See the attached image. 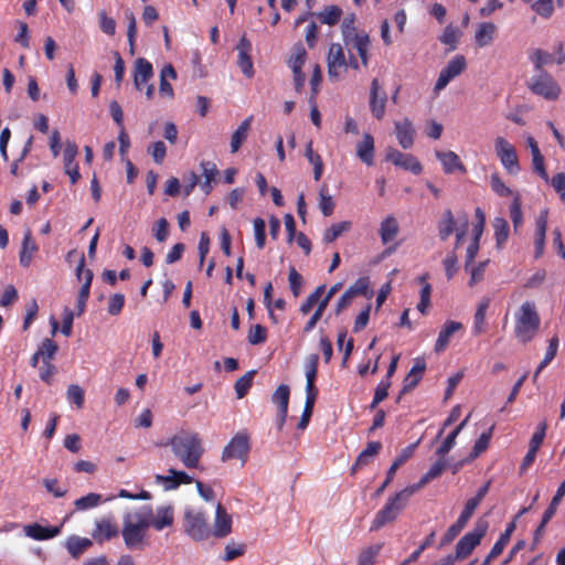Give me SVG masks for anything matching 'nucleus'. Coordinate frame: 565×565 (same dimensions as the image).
Returning <instances> with one entry per match:
<instances>
[{
	"label": "nucleus",
	"mask_w": 565,
	"mask_h": 565,
	"mask_svg": "<svg viewBox=\"0 0 565 565\" xmlns=\"http://www.w3.org/2000/svg\"><path fill=\"white\" fill-rule=\"evenodd\" d=\"M175 458L188 469L200 467L201 458L204 455V447L200 435L191 430H180L169 441Z\"/></svg>",
	"instance_id": "obj_1"
},
{
	"label": "nucleus",
	"mask_w": 565,
	"mask_h": 565,
	"mask_svg": "<svg viewBox=\"0 0 565 565\" xmlns=\"http://www.w3.org/2000/svg\"><path fill=\"white\" fill-rule=\"evenodd\" d=\"M149 520L150 505L139 507L124 514L121 535L127 548H142L147 531L150 527Z\"/></svg>",
	"instance_id": "obj_2"
},
{
	"label": "nucleus",
	"mask_w": 565,
	"mask_h": 565,
	"mask_svg": "<svg viewBox=\"0 0 565 565\" xmlns=\"http://www.w3.org/2000/svg\"><path fill=\"white\" fill-rule=\"evenodd\" d=\"M413 494V490L406 487L390 497L383 508L375 514L370 531H379L386 524L393 523L407 507Z\"/></svg>",
	"instance_id": "obj_3"
},
{
	"label": "nucleus",
	"mask_w": 565,
	"mask_h": 565,
	"mask_svg": "<svg viewBox=\"0 0 565 565\" xmlns=\"http://www.w3.org/2000/svg\"><path fill=\"white\" fill-rule=\"evenodd\" d=\"M541 323L540 316L533 302L522 303L515 315L514 334L522 343L530 342L539 331Z\"/></svg>",
	"instance_id": "obj_4"
},
{
	"label": "nucleus",
	"mask_w": 565,
	"mask_h": 565,
	"mask_svg": "<svg viewBox=\"0 0 565 565\" xmlns=\"http://www.w3.org/2000/svg\"><path fill=\"white\" fill-rule=\"evenodd\" d=\"M184 532L194 541L209 539L211 529L207 522V515L200 510H186L184 513Z\"/></svg>",
	"instance_id": "obj_5"
},
{
	"label": "nucleus",
	"mask_w": 565,
	"mask_h": 565,
	"mask_svg": "<svg viewBox=\"0 0 565 565\" xmlns=\"http://www.w3.org/2000/svg\"><path fill=\"white\" fill-rule=\"evenodd\" d=\"M250 451V439L246 431H239L224 447L221 456L223 462L237 459L245 465Z\"/></svg>",
	"instance_id": "obj_6"
},
{
	"label": "nucleus",
	"mask_w": 565,
	"mask_h": 565,
	"mask_svg": "<svg viewBox=\"0 0 565 565\" xmlns=\"http://www.w3.org/2000/svg\"><path fill=\"white\" fill-rule=\"evenodd\" d=\"M488 525L486 522H477L473 530L466 533L456 544V557L458 559L467 558L473 550L480 544L486 535Z\"/></svg>",
	"instance_id": "obj_7"
},
{
	"label": "nucleus",
	"mask_w": 565,
	"mask_h": 565,
	"mask_svg": "<svg viewBox=\"0 0 565 565\" xmlns=\"http://www.w3.org/2000/svg\"><path fill=\"white\" fill-rule=\"evenodd\" d=\"M495 154L503 168L512 175L520 172L521 167L515 148L503 137H497L494 140Z\"/></svg>",
	"instance_id": "obj_8"
},
{
	"label": "nucleus",
	"mask_w": 565,
	"mask_h": 565,
	"mask_svg": "<svg viewBox=\"0 0 565 565\" xmlns=\"http://www.w3.org/2000/svg\"><path fill=\"white\" fill-rule=\"evenodd\" d=\"M530 89L545 99L555 100L561 94V87L556 81L545 71L539 72L530 83Z\"/></svg>",
	"instance_id": "obj_9"
},
{
	"label": "nucleus",
	"mask_w": 565,
	"mask_h": 565,
	"mask_svg": "<svg viewBox=\"0 0 565 565\" xmlns=\"http://www.w3.org/2000/svg\"><path fill=\"white\" fill-rule=\"evenodd\" d=\"M467 68V60L463 55L454 56L447 65L440 71L435 83L436 93L443 90L455 77L459 76Z\"/></svg>",
	"instance_id": "obj_10"
},
{
	"label": "nucleus",
	"mask_w": 565,
	"mask_h": 565,
	"mask_svg": "<svg viewBox=\"0 0 565 565\" xmlns=\"http://www.w3.org/2000/svg\"><path fill=\"white\" fill-rule=\"evenodd\" d=\"M327 64L330 79L337 81L341 73L347 71V60L341 44L332 43L330 45Z\"/></svg>",
	"instance_id": "obj_11"
},
{
	"label": "nucleus",
	"mask_w": 565,
	"mask_h": 565,
	"mask_svg": "<svg viewBox=\"0 0 565 565\" xmlns=\"http://www.w3.org/2000/svg\"><path fill=\"white\" fill-rule=\"evenodd\" d=\"M118 535L119 529L113 516H103L95 521V529L92 532V537L98 544L110 541Z\"/></svg>",
	"instance_id": "obj_12"
},
{
	"label": "nucleus",
	"mask_w": 565,
	"mask_h": 565,
	"mask_svg": "<svg viewBox=\"0 0 565 565\" xmlns=\"http://www.w3.org/2000/svg\"><path fill=\"white\" fill-rule=\"evenodd\" d=\"M386 159L394 166L399 167L406 171H411L414 174H420L423 166L418 159L412 153H404L396 149H390Z\"/></svg>",
	"instance_id": "obj_13"
},
{
	"label": "nucleus",
	"mask_w": 565,
	"mask_h": 565,
	"mask_svg": "<svg viewBox=\"0 0 565 565\" xmlns=\"http://www.w3.org/2000/svg\"><path fill=\"white\" fill-rule=\"evenodd\" d=\"M290 388L287 384H280L271 395V402L278 407L277 428L281 430L287 418Z\"/></svg>",
	"instance_id": "obj_14"
},
{
	"label": "nucleus",
	"mask_w": 565,
	"mask_h": 565,
	"mask_svg": "<svg viewBox=\"0 0 565 565\" xmlns=\"http://www.w3.org/2000/svg\"><path fill=\"white\" fill-rule=\"evenodd\" d=\"M236 50L238 52V56H237L238 67L241 68L242 73L247 78H252L254 76L255 72H254L253 60L250 56V52H252L250 41L245 35H243L238 41Z\"/></svg>",
	"instance_id": "obj_15"
},
{
	"label": "nucleus",
	"mask_w": 565,
	"mask_h": 565,
	"mask_svg": "<svg viewBox=\"0 0 565 565\" xmlns=\"http://www.w3.org/2000/svg\"><path fill=\"white\" fill-rule=\"evenodd\" d=\"M168 475H157L156 481L164 486L166 490H175L181 484H191L194 479L182 470L171 468L168 470Z\"/></svg>",
	"instance_id": "obj_16"
},
{
	"label": "nucleus",
	"mask_w": 565,
	"mask_h": 565,
	"mask_svg": "<svg viewBox=\"0 0 565 565\" xmlns=\"http://www.w3.org/2000/svg\"><path fill=\"white\" fill-rule=\"evenodd\" d=\"M381 90V85L379 83L377 78H374L371 83V90H370V109L372 115L381 120L385 115V107H386V100L387 96L385 92Z\"/></svg>",
	"instance_id": "obj_17"
},
{
	"label": "nucleus",
	"mask_w": 565,
	"mask_h": 565,
	"mask_svg": "<svg viewBox=\"0 0 565 565\" xmlns=\"http://www.w3.org/2000/svg\"><path fill=\"white\" fill-rule=\"evenodd\" d=\"M232 515L227 513L226 509L217 503L215 511V520L211 534L217 539L227 536L232 532Z\"/></svg>",
	"instance_id": "obj_18"
},
{
	"label": "nucleus",
	"mask_w": 565,
	"mask_h": 565,
	"mask_svg": "<svg viewBox=\"0 0 565 565\" xmlns=\"http://www.w3.org/2000/svg\"><path fill=\"white\" fill-rule=\"evenodd\" d=\"M473 512L475 509L466 503L458 520L448 527L447 532L443 536L440 542L441 546L450 544L459 535V533L463 530V527L467 525L468 521L472 516Z\"/></svg>",
	"instance_id": "obj_19"
},
{
	"label": "nucleus",
	"mask_w": 565,
	"mask_h": 565,
	"mask_svg": "<svg viewBox=\"0 0 565 565\" xmlns=\"http://www.w3.org/2000/svg\"><path fill=\"white\" fill-rule=\"evenodd\" d=\"M341 287H342L341 282L333 285L328 290L326 296L322 299L320 298V300L318 301V307H317L316 311L313 312V315L310 317V319L307 321V323L303 327L305 333H309L310 331H312L315 329L318 321L322 318V315H323L326 308L328 307L331 298L341 289Z\"/></svg>",
	"instance_id": "obj_20"
},
{
	"label": "nucleus",
	"mask_w": 565,
	"mask_h": 565,
	"mask_svg": "<svg viewBox=\"0 0 565 565\" xmlns=\"http://www.w3.org/2000/svg\"><path fill=\"white\" fill-rule=\"evenodd\" d=\"M153 76L152 64L145 57H138L134 66V84L136 89L142 90Z\"/></svg>",
	"instance_id": "obj_21"
},
{
	"label": "nucleus",
	"mask_w": 565,
	"mask_h": 565,
	"mask_svg": "<svg viewBox=\"0 0 565 565\" xmlns=\"http://www.w3.org/2000/svg\"><path fill=\"white\" fill-rule=\"evenodd\" d=\"M463 329V324L458 321L447 320L441 327L435 343L434 351L436 353L444 352L450 343L452 335Z\"/></svg>",
	"instance_id": "obj_22"
},
{
	"label": "nucleus",
	"mask_w": 565,
	"mask_h": 565,
	"mask_svg": "<svg viewBox=\"0 0 565 565\" xmlns=\"http://www.w3.org/2000/svg\"><path fill=\"white\" fill-rule=\"evenodd\" d=\"M174 521V511L171 505L159 507L156 510V514L153 513L152 508L150 507V526H152L157 531H162L166 527H169L173 524Z\"/></svg>",
	"instance_id": "obj_23"
},
{
	"label": "nucleus",
	"mask_w": 565,
	"mask_h": 565,
	"mask_svg": "<svg viewBox=\"0 0 565 565\" xmlns=\"http://www.w3.org/2000/svg\"><path fill=\"white\" fill-rule=\"evenodd\" d=\"M395 135L399 146L403 149H409L414 145L415 128L413 122L408 118H404L401 121H395Z\"/></svg>",
	"instance_id": "obj_24"
},
{
	"label": "nucleus",
	"mask_w": 565,
	"mask_h": 565,
	"mask_svg": "<svg viewBox=\"0 0 565 565\" xmlns=\"http://www.w3.org/2000/svg\"><path fill=\"white\" fill-rule=\"evenodd\" d=\"M436 158L440 161L445 173H454L460 171L467 172L466 167L460 161L459 156L454 151H436Z\"/></svg>",
	"instance_id": "obj_25"
},
{
	"label": "nucleus",
	"mask_w": 565,
	"mask_h": 565,
	"mask_svg": "<svg viewBox=\"0 0 565 565\" xmlns=\"http://www.w3.org/2000/svg\"><path fill=\"white\" fill-rule=\"evenodd\" d=\"M24 532L33 540L45 541L57 536L61 533V526H43L39 523H33L26 525Z\"/></svg>",
	"instance_id": "obj_26"
},
{
	"label": "nucleus",
	"mask_w": 565,
	"mask_h": 565,
	"mask_svg": "<svg viewBox=\"0 0 565 565\" xmlns=\"http://www.w3.org/2000/svg\"><path fill=\"white\" fill-rule=\"evenodd\" d=\"M349 51L355 50L361 58L363 66L369 65V49L371 46L370 36L364 31L360 35L352 39L350 43H344Z\"/></svg>",
	"instance_id": "obj_27"
},
{
	"label": "nucleus",
	"mask_w": 565,
	"mask_h": 565,
	"mask_svg": "<svg viewBox=\"0 0 565 565\" xmlns=\"http://www.w3.org/2000/svg\"><path fill=\"white\" fill-rule=\"evenodd\" d=\"M547 230V211H542L536 220L534 249L535 258H540L544 253L545 236Z\"/></svg>",
	"instance_id": "obj_28"
},
{
	"label": "nucleus",
	"mask_w": 565,
	"mask_h": 565,
	"mask_svg": "<svg viewBox=\"0 0 565 565\" xmlns=\"http://www.w3.org/2000/svg\"><path fill=\"white\" fill-rule=\"evenodd\" d=\"M39 247L32 236V232L28 228L24 232L22 246L20 250V264L23 267H29L32 263L33 255L38 252Z\"/></svg>",
	"instance_id": "obj_29"
},
{
	"label": "nucleus",
	"mask_w": 565,
	"mask_h": 565,
	"mask_svg": "<svg viewBox=\"0 0 565 565\" xmlns=\"http://www.w3.org/2000/svg\"><path fill=\"white\" fill-rule=\"evenodd\" d=\"M356 156L366 166L374 163V138L372 135H363L362 140L356 146Z\"/></svg>",
	"instance_id": "obj_30"
},
{
	"label": "nucleus",
	"mask_w": 565,
	"mask_h": 565,
	"mask_svg": "<svg viewBox=\"0 0 565 565\" xmlns=\"http://www.w3.org/2000/svg\"><path fill=\"white\" fill-rule=\"evenodd\" d=\"M497 25L492 22H482L478 25L475 34L477 46L484 47L490 45L495 36Z\"/></svg>",
	"instance_id": "obj_31"
},
{
	"label": "nucleus",
	"mask_w": 565,
	"mask_h": 565,
	"mask_svg": "<svg viewBox=\"0 0 565 565\" xmlns=\"http://www.w3.org/2000/svg\"><path fill=\"white\" fill-rule=\"evenodd\" d=\"M446 469V460L445 458L438 457V460L427 470L425 475L419 479V481L416 484L409 486V488L415 493L423 487H425L427 483L433 481L434 479L438 478L443 471Z\"/></svg>",
	"instance_id": "obj_32"
},
{
	"label": "nucleus",
	"mask_w": 565,
	"mask_h": 565,
	"mask_svg": "<svg viewBox=\"0 0 565 565\" xmlns=\"http://www.w3.org/2000/svg\"><path fill=\"white\" fill-rule=\"evenodd\" d=\"M319 356L317 354L309 355L306 363V394L318 395V388L315 385L318 374Z\"/></svg>",
	"instance_id": "obj_33"
},
{
	"label": "nucleus",
	"mask_w": 565,
	"mask_h": 565,
	"mask_svg": "<svg viewBox=\"0 0 565 565\" xmlns=\"http://www.w3.org/2000/svg\"><path fill=\"white\" fill-rule=\"evenodd\" d=\"M380 237L384 245L394 241L399 232L397 220L393 215L386 216L380 225Z\"/></svg>",
	"instance_id": "obj_34"
},
{
	"label": "nucleus",
	"mask_w": 565,
	"mask_h": 565,
	"mask_svg": "<svg viewBox=\"0 0 565 565\" xmlns=\"http://www.w3.org/2000/svg\"><path fill=\"white\" fill-rule=\"evenodd\" d=\"M490 306V298L484 297L479 302L477 310L473 316V327L472 332L475 335H480L486 331L487 322H486V315L487 310Z\"/></svg>",
	"instance_id": "obj_35"
},
{
	"label": "nucleus",
	"mask_w": 565,
	"mask_h": 565,
	"mask_svg": "<svg viewBox=\"0 0 565 565\" xmlns=\"http://www.w3.org/2000/svg\"><path fill=\"white\" fill-rule=\"evenodd\" d=\"M253 117L249 116L248 118L244 119L238 128L233 132L232 139H231V151L233 153L237 152L243 145V142L247 139L248 132L250 130V124H252Z\"/></svg>",
	"instance_id": "obj_36"
},
{
	"label": "nucleus",
	"mask_w": 565,
	"mask_h": 565,
	"mask_svg": "<svg viewBox=\"0 0 565 565\" xmlns=\"http://www.w3.org/2000/svg\"><path fill=\"white\" fill-rule=\"evenodd\" d=\"M93 545L92 540L87 537H79L72 535L66 541L67 552L74 557L78 558L85 551Z\"/></svg>",
	"instance_id": "obj_37"
},
{
	"label": "nucleus",
	"mask_w": 565,
	"mask_h": 565,
	"mask_svg": "<svg viewBox=\"0 0 565 565\" xmlns=\"http://www.w3.org/2000/svg\"><path fill=\"white\" fill-rule=\"evenodd\" d=\"M382 449V444L380 441H370L366 445V448L363 449L360 455L358 456L352 470L355 471V469L364 467L371 462V459L376 456L380 450Z\"/></svg>",
	"instance_id": "obj_38"
},
{
	"label": "nucleus",
	"mask_w": 565,
	"mask_h": 565,
	"mask_svg": "<svg viewBox=\"0 0 565 565\" xmlns=\"http://www.w3.org/2000/svg\"><path fill=\"white\" fill-rule=\"evenodd\" d=\"M177 77L175 70L171 64H167L162 67L160 72V86L159 92L162 96H167L169 98L173 97V88L172 85L168 82V78L174 79Z\"/></svg>",
	"instance_id": "obj_39"
},
{
	"label": "nucleus",
	"mask_w": 565,
	"mask_h": 565,
	"mask_svg": "<svg viewBox=\"0 0 565 565\" xmlns=\"http://www.w3.org/2000/svg\"><path fill=\"white\" fill-rule=\"evenodd\" d=\"M425 369H426L425 362H422V363L416 362L415 363V365L411 369L409 373L406 375V377L404 380V386L401 392L402 394H404L417 386Z\"/></svg>",
	"instance_id": "obj_40"
},
{
	"label": "nucleus",
	"mask_w": 565,
	"mask_h": 565,
	"mask_svg": "<svg viewBox=\"0 0 565 565\" xmlns=\"http://www.w3.org/2000/svg\"><path fill=\"white\" fill-rule=\"evenodd\" d=\"M469 416H467L443 441L440 447L436 450V455L440 458H445V456L452 449L456 444V438L462 428L467 425Z\"/></svg>",
	"instance_id": "obj_41"
},
{
	"label": "nucleus",
	"mask_w": 565,
	"mask_h": 565,
	"mask_svg": "<svg viewBox=\"0 0 565 565\" xmlns=\"http://www.w3.org/2000/svg\"><path fill=\"white\" fill-rule=\"evenodd\" d=\"M342 13V9L339 6L332 4L324 7L323 10L317 14V17L321 23L335 25L340 21Z\"/></svg>",
	"instance_id": "obj_42"
},
{
	"label": "nucleus",
	"mask_w": 565,
	"mask_h": 565,
	"mask_svg": "<svg viewBox=\"0 0 565 565\" xmlns=\"http://www.w3.org/2000/svg\"><path fill=\"white\" fill-rule=\"evenodd\" d=\"M461 31L454 26L452 24H448L445 29L443 34L439 36V41L443 44H446L449 46V51H454L457 49L458 42L461 36Z\"/></svg>",
	"instance_id": "obj_43"
},
{
	"label": "nucleus",
	"mask_w": 565,
	"mask_h": 565,
	"mask_svg": "<svg viewBox=\"0 0 565 565\" xmlns=\"http://www.w3.org/2000/svg\"><path fill=\"white\" fill-rule=\"evenodd\" d=\"M495 425L492 424L487 431H483L479 438L476 440L472 450L470 452L471 458L479 457L482 452H484L490 444L493 430Z\"/></svg>",
	"instance_id": "obj_44"
},
{
	"label": "nucleus",
	"mask_w": 565,
	"mask_h": 565,
	"mask_svg": "<svg viewBox=\"0 0 565 565\" xmlns=\"http://www.w3.org/2000/svg\"><path fill=\"white\" fill-rule=\"evenodd\" d=\"M559 340L557 335H554L548 341V347L545 352L544 359L541 361L540 365L537 366L535 373H534V380H536L537 375L553 361V359L557 354Z\"/></svg>",
	"instance_id": "obj_45"
},
{
	"label": "nucleus",
	"mask_w": 565,
	"mask_h": 565,
	"mask_svg": "<svg viewBox=\"0 0 565 565\" xmlns=\"http://www.w3.org/2000/svg\"><path fill=\"white\" fill-rule=\"evenodd\" d=\"M382 550V544H373L363 548L358 555L356 565H375L376 557Z\"/></svg>",
	"instance_id": "obj_46"
},
{
	"label": "nucleus",
	"mask_w": 565,
	"mask_h": 565,
	"mask_svg": "<svg viewBox=\"0 0 565 565\" xmlns=\"http://www.w3.org/2000/svg\"><path fill=\"white\" fill-rule=\"evenodd\" d=\"M455 218L450 210H446L443 214V218L438 223L439 237L441 241H446L455 231Z\"/></svg>",
	"instance_id": "obj_47"
},
{
	"label": "nucleus",
	"mask_w": 565,
	"mask_h": 565,
	"mask_svg": "<svg viewBox=\"0 0 565 565\" xmlns=\"http://www.w3.org/2000/svg\"><path fill=\"white\" fill-rule=\"evenodd\" d=\"M38 355L41 356L42 362H52L58 351V345L52 339H44L38 348Z\"/></svg>",
	"instance_id": "obj_48"
},
{
	"label": "nucleus",
	"mask_w": 565,
	"mask_h": 565,
	"mask_svg": "<svg viewBox=\"0 0 565 565\" xmlns=\"http://www.w3.org/2000/svg\"><path fill=\"white\" fill-rule=\"evenodd\" d=\"M351 228V222L343 221L339 223L332 224L329 228L326 230L323 234V241L326 243L334 242L339 236H341L344 232Z\"/></svg>",
	"instance_id": "obj_49"
},
{
	"label": "nucleus",
	"mask_w": 565,
	"mask_h": 565,
	"mask_svg": "<svg viewBox=\"0 0 565 565\" xmlns=\"http://www.w3.org/2000/svg\"><path fill=\"white\" fill-rule=\"evenodd\" d=\"M515 527H516V523H515V519H514L507 525L504 532L501 533L500 537L492 546V555H500L503 552V550L507 546V544L509 543L511 535L514 532Z\"/></svg>",
	"instance_id": "obj_50"
},
{
	"label": "nucleus",
	"mask_w": 565,
	"mask_h": 565,
	"mask_svg": "<svg viewBox=\"0 0 565 565\" xmlns=\"http://www.w3.org/2000/svg\"><path fill=\"white\" fill-rule=\"evenodd\" d=\"M354 22H355L354 14L347 15L342 21L341 32H342V38H343L344 43H350L352 41V39H354L355 36L361 34V32H359L356 30V28L354 26Z\"/></svg>",
	"instance_id": "obj_51"
},
{
	"label": "nucleus",
	"mask_w": 565,
	"mask_h": 565,
	"mask_svg": "<svg viewBox=\"0 0 565 565\" xmlns=\"http://www.w3.org/2000/svg\"><path fill=\"white\" fill-rule=\"evenodd\" d=\"M256 371H248L235 382V392L237 398H243L247 395L253 385V380Z\"/></svg>",
	"instance_id": "obj_52"
},
{
	"label": "nucleus",
	"mask_w": 565,
	"mask_h": 565,
	"mask_svg": "<svg viewBox=\"0 0 565 565\" xmlns=\"http://www.w3.org/2000/svg\"><path fill=\"white\" fill-rule=\"evenodd\" d=\"M493 228L497 245L501 247L509 236V223L503 217H495L493 221Z\"/></svg>",
	"instance_id": "obj_53"
},
{
	"label": "nucleus",
	"mask_w": 565,
	"mask_h": 565,
	"mask_svg": "<svg viewBox=\"0 0 565 565\" xmlns=\"http://www.w3.org/2000/svg\"><path fill=\"white\" fill-rule=\"evenodd\" d=\"M326 290V286L324 285H320L318 286L308 297L307 299L301 303L300 306V312L302 315H308L312 308L315 307V305L318 303V301L320 300V298L322 297L323 292Z\"/></svg>",
	"instance_id": "obj_54"
},
{
	"label": "nucleus",
	"mask_w": 565,
	"mask_h": 565,
	"mask_svg": "<svg viewBox=\"0 0 565 565\" xmlns=\"http://www.w3.org/2000/svg\"><path fill=\"white\" fill-rule=\"evenodd\" d=\"M317 396L318 395H313V394H306V403H305V407H303V411H302V415L300 417V420L298 423V428L299 429H306L309 422H310V418H311V415H312V412H313V406H315V403H316V399H317Z\"/></svg>",
	"instance_id": "obj_55"
},
{
	"label": "nucleus",
	"mask_w": 565,
	"mask_h": 565,
	"mask_svg": "<svg viewBox=\"0 0 565 565\" xmlns=\"http://www.w3.org/2000/svg\"><path fill=\"white\" fill-rule=\"evenodd\" d=\"M102 501V495L98 493H88L82 498H78L74 501L75 509L78 511H84L88 509H93L97 507Z\"/></svg>",
	"instance_id": "obj_56"
},
{
	"label": "nucleus",
	"mask_w": 565,
	"mask_h": 565,
	"mask_svg": "<svg viewBox=\"0 0 565 565\" xmlns=\"http://www.w3.org/2000/svg\"><path fill=\"white\" fill-rule=\"evenodd\" d=\"M390 387L391 380L382 379L375 388L374 397L370 405L371 409L376 408V406L387 397Z\"/></svg>",
	"instance_id": "obj_57"
},
{
	"label": "nucleus",
	"mask_w": 565,
	"mask_h": 565,
	"mask_svg": "<svg viewBox=\"0 0 565 565\" xmlns=\"http://www.w3.org/2000/svg\"><path fill=\"white\" fill-rule=\"evenodd\" d=\"M76 277L79 281H83L82 287H86V290H90L92 280L94 274L90 269L85 268V257L82 256L76 267Z\"/></svg>",
	"instance_id": "obj_58"
},
{
	"label": "nucleus",
	"mask_w": 565,
	"mask_h": 565,
	"mask_svg": "<svg viewBox=\"0 0 565 565\" xmlns=\"http://www.w3.org/2000/svg\"><path fill=\"white\" fill-rule=\"evenodd\" d=\"M564 495H565V479L558 486L556 493L554 494L548 507L546 508V510L543 513L546 515V518H553L555 515L557 508H558Z\"/></svg>",
	"instance_id": "obj_59"
},
{
	"label": "nucleus",
	"mask_w": 565,
	"mask_h": 565,
	"mask_svg": "<svg viewBox=\"0 0 565 565\" xmlns=\"http://www.w3.org/2000/svg\"><path fill=\"white\" fill-rule=\"evenodd\" d=\"M307 57V52L301 43L294 46V53L288 62L291 70L302 68Z\"/></svg>",
	"instance_id": "obj_60"
},
{
	"label": "nucleus",
	"mask_w": 565,
	"mask_h": 565,
	"mask_svg": "<svg viewBox=\"0 0 565 565\" xmlns=\"http://www.w3.org/2000/svg\"><path fill=\"white\" fill-rule=\"evenodd\" d=\"M67 399L76 405L77 408H83L85 402V392L77 385L72 384L67 387L66 392Z\"/></svg>",
	"instance_id": "obj_61"
},
{
	"label": "nucleus",
	"mask_w": 565,
	"mask_h": 565,
	"mask_svg": "<svg viewBox=\"0 0 565 565\" xmlns=\"http://www.w3.org/2000/svg\"><path fill=\"white\" fill-rule=\"evenodd\" d=\"M288 281L294 297H299L303 284V278L294 266L289 268Z\"/></svg>",
	"instance_id": "obj_62"
},
{
	"label": "nucleus",
	"mask_w": 565,
	"mask_h": 565,
	"mask_svg": "<svg viewBox=\"0 0 565 565\" xmlns=\"http://www.w3.org/2000/svg\"><path fill=\"white\" fill-rule=\"evenodd\" d=\"M490 185L492 191L501 198H507L512 193L511 189L504 184L499 173L491 174Z\"/></svg>",
	"instance_id": "obj_63"
},
{
	"label": "nucleus",
	"mask_w": 565,
	"mask_h": 565,
	"mask_svg": "<svg viewBox=\"0 0 565 565\" xmlns=\"http://www.w3.org/2000/svg\"><path fill=\"white\" fill-rule=\"evenodd\" d=\"M532 10L544 19L552 17L554 6L552 0H537L532 4Z\"/></svg>",
	"instance_id": "obj_64"
}]
</instances>
